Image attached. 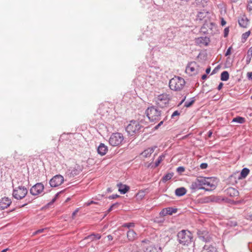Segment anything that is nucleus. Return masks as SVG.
<instances>
[{"label": "nucleus", "instance_id": "1", "mask_svg": "<svg viewBox=\"0 0 252 252\" xmlns=\"http://www.w3.org/2000/svg\"><path fill=\"white\" fill-rule=\"evenodd\" d=\"M217 186V182L213 178L199 177L191 185L194 189H205L211 191L215 189Z\"/></svg>", "mask_w": 252, "mask_h": 252}, {"label": "nucleus", "instance_id": "2", "mask_svg": "<svg viewBox=\"0 0 252 252\" xmlns=\"http://www.w3.org/2000/svg\"><path fill=\"white\" fill-rule=\"evenodd\" d=\"M177 238L180 244L184 246H188L193 241V235L188 230H182L177 234Z\"/></svg>", "mask_w": 252, "mask_h": 252}, {"label": "nucleus", "instance_id": "3", "mask_svg": "<svg viewBox=\"0 0 252 252\" xmlns=\"http://www.w3.org/2000/svg\"><path fill=\"white\" fill-rule=\"evenodd\" d=\"M185 85V80L180 77L175 76L169 81V87L174 91H178L181 90Z\"/></svg>", "mask_w": 252, "mask_h": 252}, {"label": "nucleus", "instance_id": "4", "mask_svg": "<svg viewBox=\"0 0 252 252\" xmlns=\"http://www.w3.org/2000/svg\"><path fill=\"white\" fill-rule=\"evenodd\" d=\"M147 116L151 122H158L160 120V111L154 107L148 108L146 111Z\"/></svg>", "mask_w": 252, "mask_h": 252}, {"label": "nucleus", "instance_id": "5", "mask_svg": "<svg viewBox=\"0 0 252 252\" xmlns=\"http://www.w3.org/2000/svg\"><path fill=\"white\" fill-rule=\"evenodd\" d=\"M141 128L139 123L136 121H131L126 127V131L128 134L133 136L137 134Z\"/></svg>", "mask_w": 252, "mask_h": 252}, {"label": "nucleus", "instance_id": "6", "mask_svg": "<svg viewBox=\"0 0 252 252\" xmlns=\"http://www.w3.org/2000/svg\"><path fill=\"white\" fill-rule=\"evenodd\" d=\"M170 98V94L163 93L157 96L156 101L158 106L163 107L169 103Z\"/></svg>", "mask_w": 252, "mask_h": 252}, {"label": "nucleus", "instance_id": "7", "mask_svg": "<svg viewBox=\"0 0 252 252\" xmlns=\"http://www.w3.org/2000/svg\"><path fill=\"white\" fill-rule=\"evenodd\" d=\"M124 136L120 133H113L109 138V143L112 146H117L122 144L124 140Z\"/></svg>", "mask_w": 252, "mask_h": 252}, {"label": "nucleus", "instance_id": "8", "mask_svg": "<svg viewBox=\"0 0 252 252\" xmlns=\"http://www.w3.org/2000/svg\"><path fill=\"white\" fill-rule=\"evenodd\" d=\"M200 68L197 63L195 62L189 63L186 69V72L190 76H193L197 74L200 71Z\"/></svg>", "mask_w": 252, "mask_h": 252}, {"label": "nucleus", "instance_id": "9", "mask_svg": "<svg viewBox=\"0 0 252 252\" xmlns=\"http://www.w3.org/2000/svg\"><path fill=\"white\" fill-rule=\"evenodd\" d=\"M28 190L24 187L19 186L14 189L13 196L17 199H22L27 194Z\"/></svg>", "mask_w": 252, "mask_h": 252}, {"label": "nucleus", "instance_id": "10", "mask_svg": "<svg viewBox=\"0 0 252 252\" xmlns=\"http://www.w3.org/2000/svg\"><path fill=\"white\" fill-rule=\"evenodd\" d=\"M64 181V178L61 175H56L54 176L49 182V184L52 187H57L62 185Z\"/></svg>", "mask_w": 252, "mask_h": 252}, {"label": "nucleus", "instance_id": "11", "mask_svg": "<svg viewBox=\"0 0 252 252\" xmlns=\"http://www.w3.org/2000/svg\"><path fill=\"white\" fill-rule=\"evenodd\" d=\"M44 189V186L42 183H37L31 188L30 192L33 195H37L43 192Z\"/></svg>", "mask_w": 252, "mask_h": 252}, {"label": "nucleus", "instance_id": "12", "mask_svg": "<svg viewBox=\"0 0 252 252\" xmlns=\"http://www.w3.org/2000/svg\"><path fill=\"white\" fill-rule=\"evenodd\" d=\"M11 199L8 197H4L0 199V208L4 210L8 208L11 204Z\"/></svg>", "mask_w": 252, "mask_h": 252}, {"label": "nucleus", "instance_id": "13", "mask_svg": "<svg viewBox=\"0 0 252 252\" xmlns=\"http://www.w3.org/2000/svg\"><path fill=\"white\" fill-rule=\"evenodd\" d=\"M239 25L240 27L246 28L249 25V20L245 15L240 16L238 19Z\"/></svg>", "mask_w": 252, "mask_h": 252}, {"label": "nucleus", "instance_id": "14", "mask_svg": "<svg viewBox=\"0 0 252 252\" xmlns=\"http://www.w3.org/2000/svg\"><path fill=\"white\" fill-rule=\"evenodd\" d=\"M177 209L169 207L163 209L159 213V215L161 217L165 216L167 215H171L176 213Z\"/></svg>", "mask_w": 252, "mask_h": 252}, {"label": "nucleus", "instance_id": "15", "mask_svg": "<svg viewBox=\"0 0 252 252\" xmlns=\"http://www.w3.org/2000/svg\"><path fill=\"white\" fill-rule=\"evenodd\" d=\"M108 151L107 147L103 143H101L97 148V152L101 156L105 155Z\"/></svg>", "mask_w": 252, "mask_h": 252}, {"label": "nucleus", "instance_id": "16", "mask_svg": "<svg viewBox=\"0 0 252 252\" xmlns=\"http://www.w3.org/2000/svg\"><path fill=\"white\" fill-rule=\"evenodd\" d=\"M127 238L129 241H133L137 238V234L133 230L129 229L127 232Z\"/></svg>", "mask_w": 252, "mask_h": 252}, {"label": "nucleus", "instance_id": "17", "mask_svg": "<svg viewBox=\"0 0 252 252\" xmlns=\"http://www.w3.org/2000/svg\"><path fill=\"white\" fill-rule=\"evenodd\" d=\"M202 252H218L217 248L212 245H205Z\"/></svg>", "mask_w": 252, "mask_h": 252}, {"label": "nucleus", "instance_id": "18", "mask_svg": "<svg viewBox=\"0 0 252 252\" xmlns=\"http://www.w3.org/2000/svg\"><path fill=\"white\" fill-rule=\"evenodd\" d=\"M117 186L119 188V191L122 194L126 193L129 189V187L126 185L119 184Z\"/></svg>", "mask_w": 252, "mask_h": 252}, {"label": "nucleus", "instance_id": "19", "mask_svg": "<svg viewBox=\"0 0 252 252\" xmlns=\"http://www.w3.org/2000/svg\"><path fill=\"white\" fill-rule=\"evenodd\" d=\"M227 193L230 196H237L239 194V192L233 188H229L227 189Z\"/></svg>", "mask_w": 252, "mask_h": 252}, {"label": "nucleus", "instance_id": "20", "mask_svg": "<svg viewBox=\"0 0 252 252\" xmlns=\"http://www.w3.org/2000/svg\"><path fill=\"white\" fill-rule=\"evenodd\" d=\"M153 152L154 150L153 148H148L141 153V156L143 157L147 158L150 157Z\"/></svg>", "mask_w": 252, "mask_h": 252}, {"label": "nucleus", "instance_id": "21", "mask_svg": "<svg viewBox=\"0 0 252 252\" xmlns=\"http://www.w3.org/2000/svg\"><path fill=\"white\" fill-rule=\"evenodd\" d=\"M186 193V189L184 188H178L175 190V194L176 195L181 196L185 194Z\"/></svg>", "mask_w": 252, "mask_h": 252}, {"label": "nucleus", "instance_id": "22", "mask_svg": "<svg viewBox=\"0 0 252 252\" xmlns=\"http://www.w3.org/2000/svg\"><path fill=\"white\" fill-rule=\"evenodd\" d=\"M250 172V170L247 168H244L242 169L241 172V178H245Z\"/></svg>", "mask_w": 252, "mask_h": 252}, {"label": "nucleus", "instance_id": "23", "mask_svg": "<svg viewBox=\"0 0 252 252\" xmlns=\"http://www.w3.org/2000/svg\"><path fill=\"white\" fill-rule=\"evenodd\" d=\"M221 80L222 81H227L229 79V74L227 71H223L221 73L220 76Z\"/></svg>", "mask_w": 252, "mask_h": 252}, {"label": "nucleus", "instance_id": "24", "mask_svg": "<svg viewBox=\"0 0 252 252\" xmlns=\"http://www.w3.org/2000/svg\"><path fill=\"white\" fill-rule=\"evenodd\" d=\"M207 38L206 37H201L198 38L197 39V42L198 43L202 44L205 45H207Z\"/></svg>", "mask_w": 252, "mask_h": 252}, {"label": "nucleus", "instance_id": "25", "mask_svg": "<svg viewBox=\"0 0 252 252\" xmlns=\"http://www.w3.org/2000/svg\"><path fill=\"white\" fill-rule=\"evenodd\" d=\"M232 122L243 124L245 122V119L241 117H237L233 119Z\"/></svg>", "mask_w": 252, "mask_h": 252}, {"label": "nucleus", "instance_id": "26", "mask_svg": "<svg viewBox=\"0 0 252 252\" xmlns=\"http://www.w3.org/2000/svg\"><path fill=\"white\" fill-rule=\"evenodd\" d=\"M206 16V13L205 12H199L197 14L196 20L201 21Z\"/></svg>", "mask_w": 252, "mask_h": 252}, {"label": "nucleus", "instance_id": "27", "mask_svg": "<svg viewBox=\"0 0 252 252\" xmlns=\"http://www.w3.org/2000/svg\"><path fill=\"white\" fill-rule=\"evenodd\" d=\"M145 252H159L157 248L153 246H150L147 248Z\"/></svg>", "mask_w": 252, "mask_h": 252}, {"label": "nucleus", "instance_id": "28", "mask_svg": "<svg viewBox=\"0 0 252 252\" xmlns=\"http://www.w3.org/2000/svg\"><path fill=\"white\" fill-rule=\"evenodd\" d=\"M173 173H167L163 177L162 181L163 182H166L167 181L171 179V178L173 177Z\"/></svg>", "mask_w": 252, "mask_h": 252}, {"label": "nucleus", "instance_id": "29", "mask_svg": "<svg viewBox=\"0 0 252 252\" xmlns=\"http://www.w3.org/2000/svg\"><path fill=\"white\" fill-rule=\"evenodd\" d=\"M165 156L164 155L160 156L155 162V165L156 167L158 166L162 160L164 158Z\"/></svg>", "mask_w": 252, "mask_h": 252}, {"label": "nucleus", "instance_id": "30", "mask_svg": "<svg viewBox=\"0 0 252 252\" xmlns=\"http://www.w3.org/2000/svg\"><path fill=\"white\" fill-rule=\"evenodd\" d=\"M88 237L89 238L91 239L92 240H94L99 239L101 238V236L98 234H97L96 235L93 234V235L89 236Z\"/></svg>", "mask_w": 252, "mask_h": 252}, {"label": "nucleus", "instance_id": "31", "mask_svg": "<svg viewBox=\"0 0 252 252\" xmlns=\"http://www.w3.org/2000/svg\"><path fill=\"white\" fill-rule=\"evenodd\" d=\"M145 192L144 191H142V190H140L136 194V196L138 198H140V199H142V198H144V197L145 196Z\"/></svg>", "mask_w": 252, "mask_h": 252}, {"label": "nucleus", "instance_id": "32", "mask_svg": "<svg viewBox=\"0 0 252 252\" xmlns=\"http://www.w3.org/2000/svg\"><path fill=\"white\" fill-rule=\"evenodd\" d=\"M134 223H133V222H129V223H125L122 226L123 227H127V228H130V227H133L134 226Z\"/></svg>", "mask_w": 252, "mask_h": 252}, {"label": "nucleus", "instance_id": "33", "mask_svg": "<svg viewBox=\"0 0 252 252\" xmlns=\"http://www.w3.org/2000/svg\"><path fill=\"white\" fill-rule=\"evenodd\" d=\"M251 33L250 31H248L246 32L245 33L242 34V39H244L245 41L247 39V38L249 36Z\"/></svg>", "mask_w": 252, "mask_h": 252}, {"label": "nucleus", "instance_id": "34", "mask_svg": "<svg viewBox=\"0 0 252 252\" xmlns=\"http://www.w3.org/2000/svg\"><path fill=\"white\" fill-rule=\"evenodd\" d=\"M194 102V100H192L189 102H186V103L185 104V106L186 107H189L191 106L193 104Z\"/></svg>", "mask_w": 252, "mask_h": 252}, {"label": "nucleus", "instance_id": "35", "mask_svg": "<svg viewBox=\"0 0 252 252\" xmlns=\"http://www.w3.org/2000/svg\"><path fill=\"white\" fill-rule=\"evenodd\" d=\"M196 1L198 4L202 5L203 6L207 2L206 0H196Z\"/></svg>", "mask_w": 252, "mask_h": 252}, {"label": "nucleus", "instance_id": "36", "mask_svg": "<svg viewBox=\"0 0 252 252\" xmlns=\"http://www.w3.org/2000/svg\"><path fill=\"white\" fill-rule=\"evenodd\" d=\"M232 49V46L229 47L228 49L227 50V51L225 54V56H227L228 55H230L231 54V50Z\"/></svg>", "mask_w": 252, "mask_h": 252}, {"label": "nucleus", "instance_id": "37", "mask_svg": "<svg viewBox=\"0 0 252 252\" xmlns=\"http://www.w3.org/2000/svg\"><path fill=\"white\" fill-rule=\"evenodd\" d=\"M247 76L249 80L252 81V72H248L247 74Z\"/></svg>", "mask_w": 252, "mask_h": 252}, {"label": "nucleus", "instance_id": "38", "mask_svg": "<svg viewBox=\"0 0 252 252\" xmlns=\"http://www.w3.org/2000/svg\"><path fill=\"white\" fill-rule=\"evenodd\" d=\"M229 32V29L228 28H226L224 30V36L225 37H227Z\"/></svg>", "mask_w": 252, "mask_h": 252}, {"label": "nucleus", "instance_id": "39", "mask_svg": "<svg viewBox=\"0 0 252 252\" xmlns=\"http://www.w3.org/2000/svg\"><path fill=\"white\" fill-rule=\"evenodd\" d=\"M200 168H201V169H206V168L207 167L208 165H207V163H201V164H200Z\"/></svg>", "mask_w": 252, "mask_h": 252}, {"label": "nucleus", "instance_id": "40", "mask_svg": "<svg viewBox=\"0 0 252 252\" xmlns=\"http://www.w3.org/2000/svg\"><path fill=\"white\" fill-rule=\"evenodd\" d=\"M43 231H44V229H39V230L36 231L35 232H34L33 234L36 235L37 234L43 232Z\"/></svg>", "mask_w": 252, "mask_h": 252}, {"label": "nucleus", "instance_id": "41", "mask_svg": "<svg viewBox=\"0 0 252 252\" xmlns=\"http://www.w3.org/2000/svg\"><path fill=\"white\" fill-rule=\"evenodd\" d=\"M180 115V113L178 112V111H175L173 112V113L172 114V118H173L174 116H179Z\"/></svg>", "mask_w": 252, "mask_h": 252}, {"label": "nucleus", "instance_id": "42", "mask_svg": "<svg viewBox=\"0 0 252 252\" xmlns=\"http://www.w3.org/2000/svg\"><path fill=\"white\" fill-rule=\"evenodd\" d=\"M119 196L118 195H117V194H115V195H112L111 196H110L109 197V198L110 199H115L117 197H118Z\"/></svg>", "mask_w": 252, "mask_h": 252}, {"label": "nucleus", "instance_id": "43", "mask_svg": "<svg viewBox=\"0 0 252 252\" xmlns=\"http://www.w3.org/2000/svg\"><path fill=\"white\" fill-rule=\"evenodd\" d=\"M248 54L249 56H252V46L249 49Z\"/></svg>", "mask_w": 252, "mask_h": 252}, {"label": "nucleus", "instance_id": "44", "mask_svg": "<svg viewBox=\"0 0 252 252\" xmlns=\"http://www.w3.org/2000/svg\"><path fill=\"white\" fill-rule=\"evenodd\" d=\"M96 203H97L96 202H95L93 201H91L87 203L86 205H87V206H90V205H91L92 204H96Z\"/></svg>", "mask_w": 252, "mask_h": 252}, {"label": "nucleus", "instance_id": "45", "mask_svg": "<svg viewBox=\"0 0 252 252\" xmlns=\"http://www.w3.org/2000/svg\"><path fill=\"white\" fill-rule=\"evenodd\" d=\"M93 161H94V159L93 158H89L88 159V162L89 163V164H92L93 163Z\"/></svg>", "mask_w": 252, "mask_h": 252}, {"label": "nucleus", "instance_id": "46", "mask_svg": "<svg viewBox=\"0 0 252 252\" xmlns=\"http://www.w3.org/2000/svg\"><path fill=\"white\" fill-rule=\"evenodd\" d=\"M223 85V84L222 83H221V82L220 83L219 85V86H218V89L219 90H221V88H222Z\"/></svg>", "mask_w": 252, "mask_h": 252}, {"label": "nucleus", "instance_id": "47", "mask_svg": "<svg viewBox=\"0 0 252 252\" xmlns=\"http://www.w3.org/2000/svg\"><path fill=\"white\" fill-rule=\"evenodd\" d=\"M59 195V193H57L56 194L55 197L52 199V201H51V203H54L55 200H56L57 198L58 197Z\"/></svg>", "mask_w": 252, "mask_h": 252}, {"label": "nucleus", "instance_id": "48", "mask_svg": "<svg viewBox=\"0 0 252 252\" xmlns=\"http://www.w3.org/2000/svg\"><path fill=\"white\" fill-rule=\"evenodd\" d=\"M225 24H226L225 21L223 18H222L221 19V25L222 26H224Z\"/></svg>", "mask_w": 252, "mask_h": 252}, {"label": "nucleus", "instance_id": "49", "mask_svg": "<svg viewBox=\"0 0 252 252\" xmlns=\"http://www.w3.org/2000/svg\"><path fill=\"white\" fill-rule=\"evenodd\" d=\"M177 170H178V171L183 172V171H184L185 169L182 167H179L178 168Z\"/></svg>", "mask_w": 252, "mask_h": 252}, {"label": "nucleus", "instance_id": "50", "mask_svg": "<svg viewBox=\"0 0 252 252\" xmlns=\"http://www.w3.org/2000/svg\"><path fill=\"white\" fill-rule=\"evenodd\" d=\"M247 219L252 220V213H250L249 215H247Z\"/></svg>", "mask_w": 252, "mask_h": 252}, {"label": "nucleus", "instance_id": "51", "mask_svg": "<svg viewBox=\"0 0 252 252\" xmlns=\"http://www.w3.org/2000/svg\"><path fill=\"white\" fill-rule=\"evenodd\" d=\"M107 238L109 241H112L113 240V237L110 235L107 236Z\"/></svg>", "mask_w": 252, "mask_h": 252}, {"label": "nucleus", "instance_id": "52", "mask_svg": "<svg viewBox=\"0 0 252 252\" xmlns=\"http://www.w3.org/2000/svg\"><path fill=\"white\" fill-rule=\"evenodd\" d=\"M115 205V204H113L110 207V208L108 210V212H109L110 211H111L112 210V209L113 208V207Z\"/></svg>", "mask_w": 252, "mask_h": 252}, {"label": "nucleus", "instance_id": "53", "mask_svg": "<svg viewBox=\"0 0 252 252\" xmlns=\"http://www.w3.org/2000/svg\"><path fill=\"white\" fill-rule=\"evenodd\" d=\"M212 133H213L212 131H211V130H210V131L208 132V137H211V136H212Z\"/></svg>", "mask_w": 252, "mask_h": 252}, {"label": "nucleus", "instance_id": "54", "mask_svg": "<svg viewBox=\"0 0 252 252\" xmlns=\"http://www.w3.org/2000/svg\"><path fill=\"white\" fill-rule=\"evenodd\" d=\"M211 71V68L210 67H209V68H207L206 70V73L208 74L210 73Z\"/></svg>", "mask_w": 252, "mask_h": 252}, {"label": "nucleus", "instance_id": "55", "mask_svg": "<svg viewBox=\"0 0 252 252\" xmlns=\"http://www.w3.org/2000/svg\"><path fill=\"white\" fill-rule=\"evenodd\" d=\"M78 212V210H76L75 211H74L73 213H72V217L73 218L75 215L76 214V213H77Z\"/></svg>", "mask_w": 252, "mask_h": 252}, {"label": "nucleus", "instance_id": "56", "mask_svg": "<svg viewBox=\"0 0 252 252\" xmlns=\"http://www.w3.org/2000/svg\"><path fill=\"white\" fill-rule=\"evenodd\" d=\"M206 78H207V75L205 74L203 75L202 76V79H205Z\"/></svg>", "mask_w": 252, "mask_h": 252}, {"label": "nucleus", "instance_id": "57", "mask_svg": "<svg viewBox=\"0 0 252 252\" xmlns=\"http://www.w3.org/2000/svg\"><path fill=\"white\" fill-rule=\"evenodd\" d=\"M249 6L252 7L251 9H252V1H250L249 3Z\"/></svg>", "mask_w": 252, "mask_h": 252}, {"label": "nucleus", "instance_id": "58", "mask_svg": "<svg viewBox=\"0 0 252 252\" xmlns=\"http://www.w3.org/2000/svg\"><path fill=\"white\" fill-rule=\"evenodd\" d=\"M8 250V249L3 250L1 252H6Z\"/></svg>", "mask_w": 252, "mask_h": 252}, {"label": "nucleus", "instance_id": "59", "mask_svg": "<svg viewBox=\"0 0 252 252\" xmlns=\"http://www.w3.org/2000/svg\"><path fill=\"white\" fill-rule=\"evenodd\" d=\"M163 124V121H161L158 124V125L159 126H160L162 124Z\"/></svg>", "mask_w": 252, "mask_h": 252}, {"label": "nucleus", "instance_id": "60", "mask_svg": "<svg viewBox=\"0 0 252 252\" xmlns=\"http://www.w3.org/2000/svg\"><path fill=\"white\" fill-rule=\"evenodd\" d=\"M159 126L158 125L155 127V129H157L159 127Z\"/></svg>", "mask_w": 252, "mask_h": 252}, {"label": "nucleus", "instance_id": "61", "mask_svg": "<svg viewBox=\"0 0 252 252\" xmlns=\"http://www.w3.org/2000/svg\"><path fill=\"white\" fill-rule=\"evenodd\" d=\"M238 0H231V1L232 2H236L237 1H238Z\"/></svg>", "mask_w": 252, "mask_h": 252}, {"label": "nucleus", "instance_id": "62", "mask_svg": "<svg viewBox=\"0 0 252 252\" xmlns=\"http://www.w3.org/2000/svg\"><path fill=\"white\" fill-rule=\"evenodd\" d=\"M184 101V100H182V101H181V103H182Z\"/></svg>", "mask_w": 252, "mask_h": 252}]
</instances>
